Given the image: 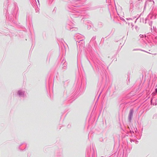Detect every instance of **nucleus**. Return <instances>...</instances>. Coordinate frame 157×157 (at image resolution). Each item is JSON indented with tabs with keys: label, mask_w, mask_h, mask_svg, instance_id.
<instances>
[{
	"label": "nucleus",
	"mask_w": 157,
	"mask_h": 157,
	"mask_svg": "<svg viewBox=\"0 0 157 157\" xmlns=\"http://www.w3.org/2000/svg\"><path fill=\"white\" fill-rule=\"evenodd\" d=\"M155 91L157 93V88L155 89Z\"/></svg>",
	"instance_id": "1"
}]
</instances>
